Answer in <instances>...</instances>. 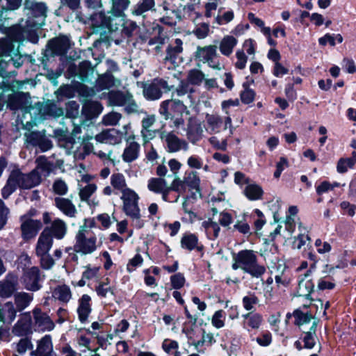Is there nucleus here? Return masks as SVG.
<instances>
[{
  "mask_svg": "<svg viewBox=\"0 0 356 356\" xmlns=\"http://www.w3.org/2000/svg\"><path fill=\"white\" fill-rule=\"evenodd\" d=\"M312 270H307L304 275L299 277L297 293L299 296L309 298L313 291L314 284L310 278Z\"/></svg>",
  "mask_w": 356,
  "mask_h": 356,
  "instance_id": "6ab92c4d",
  "label": "nucleus"
},
{
  "mask_svg": "<svg viewBox=\"0 0 356 356\" xmlns=\"http://www.w3.org/2000/svg\"><path fill=\"white\" fill-rule=\"evenodd\" d=\"M242 316L244 318L243 327L247 330H257L263 322V316L259 313L249 312Z\"/></svg>",
  "mask_w": 356,
  "mask_h": 356,
  "instance_id": "2f4dec72",
  "label": "nucleus"
},
{
  "mask_svg": "<svg viewBox=\"0 0 356 356\" xmlns=\"http://www.w3.org/2000/svg\"><path fill=\"white\" fill-rule=\"evenodd\" d=\"M113 4L112 12L117 15H122L123 11L126 10L129 5V0H111Z\"/></svg>",
  "mask_w": 356,
  "mask_h": 356,
  "instance_id": "6e6d98bb",
  "label": "nucleus"
},
{
  "mask_svg": "<svg viewBox=\"0 0 356 356\" xmlns=\"http://www.w3.org/2000/svg\"><path fill=\"white\" fill-rule=\"evenodd\" d=\"M170 89L167 81L155 79L152 82L144 84L143 95L148 100H156L161 97L163 91H169Z\"/></svg>",
  "mask_w": 356,
  "mask_h": 356,
  "instance_id": "9d476101",
  "label": "nucleus"
},
{
  "mask_svg": "<svg viewBox=\"0 0 356 356\" xmlns=\"http://www.w3.org/2000/svg\"><path fill=\"white\" fill-rule=\"evenodd\" d=\"M222 10L223 8H220L218 10V15L214 18V23L220 26L227 24L234 18V13L232 10H228L224 12Z\"/></svg>",
  "mask_w": 356,
  "mask_h": 356,
  "instance_id": "79ce46f5",
  "label": "nucleus"
},
{
  "mask_svg": "<svg viewBox=\"0 0 356 356\" xmlns=\"http://www.w3.org/2000/svg\"><path fill=\"white\" fill-rule=\"evenodd\" d=\"M12 174L19 182V187L22 188H31L38 186L40 181V175L35 174L33 170L28 174H24L19 170L12 171Z\"/></svg>",
  "mask_w": 356,
  "mask_h": 356,
  "instance_id": "ddd939ff",
  "label": "nucleus"
},
{
  "mask_svg": "<svg viewBox=\"0 0 356 356\" xmlns=\"http://www.w3.org/2000/svg\"><path fill=\"white\" fill-rule=\"evenodd\" d=\"M31 318L29 316L22 315L13 327L12 332L16 336L26 335L30 329Z\"/></svg>",
  "mask_w": 356,
  "mask_h": 356,
  "instance_id": "473e14b6",
  "label": "nucleus"
},
{
  "mask_svg": "<svg viewBox=\"0 0 356 356\" xmlns=\"http://www.w3.org/2000/svg\"><path fill=\"white\" fill-rule=\"evenodd\" d=\"M204 79V74L198 70H192L188 75V81L191 84L199 85Z\"/></svg>",
  "mask_w": 356,
  "mask_h": 356,
  "instance_id": "e2e57ef3",
  "label": "nucleus"
},
{
  "mask_svg": "<svg viewBox=\"0 0 356 356\" xmlns=\"http://www.w3.org/2000/svg\"><path fill=\"white\" fill-rule=\"evenodd\" d=\"M97 185L95 184H88L85 186H81L79 184V195L81 201L87 202L88 204H90L89 202L90 197L97 191Z\"/></svg>",
  "mask_w": 356,
  "mask_h": 356,
  "instance_id": "c03bdc74",
  "label": "nucleus"
},
{
  "mask_svg": "<svg viewBox=\"0 0 356 356\" xmlns=\"http://www.w3.org/2000/svg\"><path fill=\"white\" fill-rule=\"evenodd\" d=\"M24 9L28 18L25 24H20L21 33L14 38L18 41L22 38H27L33 43H36L38 38L35 34V30L44 24L46 18L47 6L41 2H35V0H25Z\"/></svg>",
  "mask_w": 356,
  "mask_h": 356,
  "instance_id": "f257e3e1",
  "label": "nucleus"
},
{
  "mask_svg": "<svg viewBox=\"0 0 356 356\" xmlns=\"http://www.w3.org/2000/svg\"><path fill=\"white\" fill-rule=\"evenodd\" d=\"M108 99L112 105L124 106L125 111L129 114L139 112V107L129 92H111L109 93Z\"/></svg>",
  "mask_w": 356,
  "mask_h": 356,
  "instance_id": "423d86ee",
  "label": "nucleus"
},
{
  "mask_svg": "<svg viewBox=\"0 0 356 356\" xmlns=\"http://www.w3.org/2000/svg\"><path fill=\"white\" fill-rule=\"evenodd\" d=\"M35 326L40 331H51L54 327V323L49 315L40 309L35 308L33 311Z\"/></svg>",
  "mask_w": 356,
  "mask_h": 356,
  "instance_id": "2eb2a0df",
  "label": "nucleus"
},
{
  "mask_svg": "<svg viewBox=\"0 0 356 356\" xmlns=\"http://www.w3.org/2000/svg\"><path fill=\"white\" fill-rule=\"evenodd\" d=\"M22 0H0V6L3 13V10H13L17 9L21 5Z\"/></svg>",
  "mask_w": 356,
  "mask_h": 356,
  "instance_id": "680f3d73",
  "label": "nucleus"
},
{
  "mask_svg": "<svg viewBox=\"0 0 356 356\" xmlns=\"http://www.w3.org/2000/svg\"><path fill=\"white\" fill-rule=\"evenodd\" d=\"M209 24L208 23L203 22L197 24L193 33L198 39H204L209 35Z\"/></svg>",
  "mask_w": 356,
  "mask_h": 356,
  "instance_id": "864d4df0",
  "label": "nucleus"
},
{
  "mask_svg": "<svg viewBox=\"0 0 356 356\" xmlns=\"http://www.w3.org/2000/svg\"><path fill=\"white\" fill-rule=\"evenodd\" d=\"M111 185L114 190L120 191L122 195L127 190H131L128 188L124 176L121 173H114L111 176Z\"/></svg>",
  "mask_w": 356,
  "mask_h": 356,
  "instance_id": "ea45409f",
  "label": "nucleus"
},
{
  "mask_svg": "<svg viewBox=\"0 0 356 356\" xmlns=\"http://www.w3.org/2000/svg\"><path fill=\"white\" fill-rule=\"evenodd\" d=\"M182 51L183 42L181 39L177 38L168 45L164 58L165 65L168 69L175 68L182 62Z\"/></svg>",
  "mask_w": 356,
  "mask_h": 356,
  "instance_id": "6e6552de",
  "label": "nucleus"
},
{
  "mask_svg": "<svg viewBox=\"0 0 356 356\" xmlns=\"http://www.w3.org/2000/svg\"><path fill=\"white\" fill-rule=\"evenodd\" d=\"M184 180L186 186L192 189L198 190L200 185V179L199 174L195 170L186 171Z\"/></svg>",
  "mask_w": 356,
  "mask_h": 356,
  "instance_id": "a19ab883",
  "label": "nucleus"
},
{
  "mask_svg": "<svg viewBox=\"0 0 356 356\" xmlns=\"http://www.w3.org/2000/svg\"><path fill=\"white\" fill-rule=\"evenodd\" d=\"M207 131L209 134L220 132L222 120L220 116L215 114H207Z\"/></svg>",
  "mask_w": 356,
  "mask_h": 356,
  "instance_id": "c9c22d12",
  "label": "nucleus"
},
{
  "mask_svg": "<svg viewBox=\"0 0 356 356\" xmlns=\"http://www.w3.org/2000/svg\"><path fill=\"white\" fill-rule=\"evenodd\" d=\"M21 222L22 236L26 241L34 238L42 227L40 220H33L28 215L22 216Z\"/></svg>",
  "mask_w": 356,
  "mask_h": 356,
  "instance_id": "f8f14e48",
  "label": "nucleus"
},
{
  "mask_svg": "<svg viewBox=\"0 0 356 356\" xmlns=\"http://www.w3.org/2000/svg\"><path fill=\"white\" fill-rule=\"evenodd\" d=\"M70 40L66 36H60L54 38L48 42V48L52 54L56 55H63L67 53L70 48Z\"/></svg>",
  "mask_w": 356,
  "mask_h": 356,
  "instance_id": "aec40b11",
  "label": "nucleus"
},
{
  "mask_svg": "<svg viewBox=\"0 0 356 356\" xmlns=\"http://www.w3.org/2000/svg\"><path fill=\"white\" fill-rule=\"evenodd\" d=\"M293 316L296 320V323L298 325L307 323L312 318L311 314H309L308 313H303L300 311H295L293 313Z\"/></svg>",
  "mask_w": 356,
  "mask_h": 356,
  "instance_id": "774afa93",
  "label": "nucleus"
},
{
  "mask_svg": "<svg viewBox=\"0 0 356 356\" xmlns=\"http://www.w3.org/2000/svg\"><path fill=\"white\" fill-rule=\"evenodd\" d=\"M122 15H117L115 13L111 12L109 16H106V31H115L118 29L119 26L122 25Z\"/></svg>",
  "mask_w": 356,
  "mask_h": 356,
  "instance_id": "37998d69",
  "label": "nucleus"
},
{
  "mask_svg": "<svg viewBox=\"0 0 356 356\" xmlns=\"http://www.w3.org/2000/svg\"><path fill=\"white\" fill-rule=\"evenodd\" d=\"M243 193L249 200L255 201L262 198L264 191L258 184H249L245 187Z\"/></svg>",
  "mask_w": 356,
  "mask_h": 356,
  "instance_id": "e433bc0d",
  "label": "nucleus"
},
{
  "mask_svg": "<svg viewBox=\"0 0 356 356\" xmlns=\"http://www.w3.org/2000/svg\"><path fill=\"white\" fill-rule=\"evenodd\" d=\"M91 298L87 295L84 294L79 300V306L77 308V313L79 319L81 323H86L91 312Z\"/></svg>",
  "mask_w": 356,
  "mask_h": 356,
  "instance_id": "5701e85b",
  "label": "nucleus"
},
{
  "mask_svg": "<svg viewBox=\"0 0 356 356\" xmlns=\"http://www.w3.org/2000/svg\"><path fill=\"white\" fill-rule=\"evenodd\" d=\"M200 229L210 240L217 238L220 231V227L218 224L210 218L202 222Z\"/></svg>",
  "mask_w": 356,
  "mask_h": 356,
  "instance_id": "7c9ffc66",
  "label": "nucleus"
},
{
  "mask_svg": "<svg viewBox=\"0 0 356 356\" xmlns=\"http://www.w3.org/2000/svg\"><path fill=\"white\" fill-rule=\"evenodd\" d=\"M181 248L188 251H202L203 245L199 242L197 236L191 232L184 233L180 241Z\"/></svg>",
  "mask_w": 356,
  "mask_h": 356,
  "instance_id": "412c9836",
  "label": "nucleus"
},
{
  "mask_svg": "<svg viewBox=\"0 0 356 356\" xmlns=\"http://www.w3.org/2000/svg\"><path fill=\"white\" fill-rule=\"evenodd\" d=\"M226 319L225 312L219 309L216 311L211 317V325L217 328L220 329L225 326Z\"/></svg>",
  "mask_w": 356,
  "mask_h": 356,
  "instance_id": "3c124183",
  "label": "nucleus"
},
{
  "mask_svg": "<svg viewBox=\"0 0 356 356\" xmlns=\"http://www.w3.org/2000/svg\"><path fill=\"white\" fill-rule=\"evenodd\" d=\"M239 104H240V102L238 99H230L228 100H225L222 102V104H221L222 109L225 112V113L227 115V116L225 118V129H226L227 128H229V129L232 128V118L229 116L230 111H231L230 109H231V107H236V106H239Z\"/></svg>",
  "mask_w": 356,
  "mask_h": 356,
  "instance_id": "58836bf2",
  "label": "nucleus"
},
{
  "mask_svg": "<svg viewBox=\"0 0 356 356\" xmlns=\"http://www.w3.org/2000/svg\"><path fill=\"white\" fill-rule=\"evenodd\" d=\"M163 350L168 354H172L173 356H181V353L178 350L179 343L177 341L170 339H165L162 343Z\"/></svg>",
  "mask_w": 356,
  "mask_h": 356,
  "instance_id": "de8ad7c7",
  "label": "nucleus"
},
{
  "mask_svg": "<svg viewBox=\"0 0 356 356\" xmlns=\"http://www.w3.org/2000/svg\"><path fill=\"white\" fill-rule=\"evenodd\" d=\"M52 298L60 302L67 303L72 298L70 288L65 284H60L51 289Z\"/></svg>",
  "mask_w": 356,
  "mask_h": 356,
  "instance_id": "c756f323",
  "label": "nucleus"
},
{
  "mask_svg": "<svg viewBox=\"0 0 356 356\" xmlns=\"http://www.w3.org/2000/svg\"><path fill=\"white\" fill-rule=\"evenodd\" d=\"M33 296L31 293L21 291L14 293V300L18 312L25 309L33 301Z\"/></svg>",
  "mask_w": 356,
  "mask_h": 356,
  "instance_id": "72a5a7b5",
  "label": "nucleus"
},
{
  "mask_svg": "<svg viewBox=\"0 0 356 356\" xmlns=\"http://www.w3.org/2000/svg\"><path fill=\"white\" fill-rule=\"evenodd\" d=\"M161 138L164 143L166 151L169 153H175L181 150L187 151L188 143L186 140L179 138L172 131H162Z\"/></svg>",
  "mask_w": 356,
  "mask_h": 356,
  "instance_id": "1a4fd4ad",
  "label": "nucleus"
},
{
  "mask_svg": "<svg viewBox=\"0 0 356 356\" xmlns=\"http://www.w3.org/2000/svg\"><path fill=\"white\" fill-rule=\"evenodd\" d=\"M36 167L33 170L35 174L40 175V181L42 177H47L49 175L51 170L52 165L44 156H40L36 159Z\"/></svg>",
  "mask_w": 356,
  "mask_h": 356,
  "instance_id": "f704fd0d",
  "label": "nucleus"
},
{
  "mask_svg": "<svg viewBox=\"0 0 356 356\" xmlns=\"http://www.w3.org/2000/svg\"><path fill=\"white\" fill-rule=\"evenodd\" d=\"M18 185L19 182H17L11 172L6 186L1 190L3 197L7 199L19 187Z\"/></svg>",
  "mask_w": 356,
  "mask_h": 356,
  "instance_id": "09e8293b",
  "label": "nucleus"
},
{
  "mask_svg": "<svg viewBox=\"0 0 356 356\" xmlns=\"http://www.w3.org/2000/svg\"><path fill=\"white\" fill-rule=\"evenodd\" d=\"M95 225L94 219H84L83 224L79 227L74 236L72 248L74 252L87 255L92 254L100 247L102 243L98 241L97 236L91 230Z\"/></svg>",
  "mask_w": 356,
  "mask_h": 356,
  "instance_id": "f03ea898",
  "label": "nucleus"
},
{
  "mask_svg": "<svg viewBox=\"0 0 356 356\" xmlns=\"http://www.w3.org/2000/svg\"><path fill=\"white\" fill-rule=\"evenodd\" d=\"M195 58L200 62L207 63L210 67L214 70H220L222 68L218 60L217 47L215 45L197 47Z\"/></svg>",
  "mask_w": 356,
  "mask_h": 356,
  "instance_id": "0eeeda50",
  "label": "nucleus"
},
{
  "mask_svg": "<svg viewBox=\"0 0 356 356\" xmlns=\"http://www.w3.org/2000/svg\"><path fill=\"white\" fill-rule=\"evenodd\" d=\"M53 244V238L49 236L47 229H44L40 234L35 248L37 255H44L49 253Z\"/></svg>",
  "mask_w": 356,
  "mask_h": 356,
  "instance_id": "4be33fe9",
  "label": "nucleus"
},
{
  "mask_svg": "<svg viewBox=\"0 0 356 356\" xmlns=\"http://www.w3.org/2000/svg\"><path fill=\"white\" fill-rule=\"evenodd\" d=\"M167 183L166 180L161 177H152L148 180L147 188L155 193L159 194Z\"/></svg>",
  "mask_w": 356,
  "mask_h": 356,
  "instance_id": "8fccbe9b",
  "label": "nucleus"
},
{
  "mask_svg": "<svg viewBox=\"0 0 356 356\" xmlns=\"http://www.w3.org/2000/svg\"><path fill=\"white\" fill-rule=\"evenodd\" d=\"M233 270L241 269L252 277L259 278L266 272L264 266L257 261V256L252 250H243L233 255Z\"/></svg>",
  "mask_w": 356,
  "mask_h": 356,
  "instance_id": "7ed1b4c3",
  "label": "nucleus"
},
{
  "mask_svg": "<svg viewBox=\"0 0 356 356\" xmlns=\"http://www.w3.org/2000/svg\"><path fill=\"white\" fill-rule=\"evenodd\" d=\"M259 298L254 293H248L242 299V304L243 308L246 311H252L254 309V306L258 304Z\"/></svg>",
  "mask_w": 356,
  "mask_h": 356,
  "instance_id": "603ef678",
  "label": "nucleus"
},
{
  "mask_svg": "<svg viewBox=\"0 0 356 356\" xmlns=\"http://www.w3.org/2000/svg\"><path fill=\"white\" fill-rule=\"evenodd\" d=\"M159 113L167 120L170 115L175 114L177 116H182L184 113L188 115L187 107L179 100H165L160 106Z\"/></svg>",
  "mask_w": 356,
  "mask_h": 356,
  "instance_id": "9b49d317",
  "label": "nucleus"
},
{
  "mask_svg": "<svg viewBox=\"0 0 356 356\" xmlns=\"http://www.w3.org/2000/svg\"><path fill=\"white\" fill-rule=\"evenodd\" d=\"M188 168L194 170H200L203 167V159L198 155L192 154L187 159Z\"/></svg>",
  "mask_w": 356,
  "mask_h": 356,
  "instance_id": "052dcab7",
  "label": "nucleus"
},
{
  "mask_svg": "<svg viewBox=\"0 0 356 356\" xmlns=\"http://www.w3.org/2000/svg\"><path fill=\"white\" fill-rule=\"evenodd\" d=\"M95 138L99 143L115 145L122 143L124 134L116 129H108L97 134Z\"/></svg>",
  "mask_w": 356,
  "mask_h": 356,
  "instance_id": "4468645a",
  "label": "nucleus"
},
{
  "mask_svg": "<svg viewBox=\"0 0 356 356\" xmlns=\"http://www.w3.org/2000/svg\"><path fill=\"white\" fill-rule=\"evenodd\" d=\"M122 118V115L117 112H111L103 117L102 122L107 126L116 125Z\"/></svg>",
  "mask_w": 356,
  "mask_h": 356,
  "instance_id": "bf43d9fd",
  "label": "nucleus"
},
{
  "mask_svg": "<svg viewBox=\"0 0 356 356\" xmlns=\"http://www.w3.org/2000/svg\"><path fill=\"white\" fill-rule=\"evenodd\" d=\"M238 44V40L233 35H225L220 42L219 50L225 56H229Z\"/></svg>",
  "mask_w": 356,
  "mask_h": 356,
  "instance_id": "cd10ccee",
  "label": "nucleus"
},
{
  "mask_svg": "<svg viewBox=\"0 0 356 356\" xmlns=\"http://www.w3.org/2000/svg\"><path fill=\"white\" fill-rule=\"evenodd\" d=\"M56 207L65 216L73 218L77 211L71 200L63 197H56L54 200Z\"/></svg>",
  "mask_w": 356,
  "mask_h": 356,
  "instance_id": "a878e982",
  "label": "nucleus"
},
{
  "mask_svg": "<svg viewBox=\"0 0 356 356\" xmlns=\"http://www.w3.org/2000/svg\"><path fill=\"white\" fill-rule=\"evenodd\" d=\"M140 146L135 141L127 143L122 155V160L131 163L136 160L140 154Z\"/></svg>",
  "mask_w": 356,
  "mask_h": 356,
  "instance_id": "bb28decb",
  "label": "nucleus"
},
{
  "mask_svg": "<svg viewBox=\"0 0 356 356\" xmlns=\"http://www.w3.org/2000/svg\"><path fill=\"white\" fill-rule=\"evenodd\" d=\"M120 199L122 201V210L124 213L136 221V226L138 228L142 227L143 222L140 220L138 195L133 189L127 190L121 195Z\"/></svg>",
  "mask_w": 356,
  "mask_h": 356,
  "instance_id": "20e7f679",
  "label": "nucleus"
},
{
  "mask_svg": "<svg viewBox=\"0 0 356 356\" xmlns=\"http://www.w3.org/2000/svg\"><path fill=\"white\" fill-rule=\"evenodd\" d=\"M353 163L349 158H341L337 165V170L339 173H345L349 168H353Z\"/></svg>",
  "mask_w": 356,
  "mask_h": 356,
  "instance_id": "338daca9",
  "label": "nucleus"
},
{
  "mask_svg": "<svg viewBox=\"0 0 356 356\" xmlns=\"http://www.w3.org/2000/svg\"><path fill=\"white\" fill-rule=\"evenodd\" d=\"M154 6V0H140L136 5L132 13L136 15H140L147 11L152 10Z\"/></svg>",
  "mask_w": 356,
  "mask_h": 356,
  "instance_id": "49530a36",
  "label": "nucleus"
},
{
  "mask_svg": "<svg viewBox=\"0 0 356 356\" xmlns=\"http://www.w3.org/2000/svg\"><path fill=\"white\" fill-rule=\"evenodd\" d=\"M31 356H56L53 351L51 337L47 334L38 341L35 350L31 353Z\"/></svg>",
  "mask_w": 356,
  "mask_h": 356,
  "instance_id": "f3484780",
  "label": "nucleus"
},
{
  "mask_svg": "<svg viewBox=\"0 0 356 356\" xmlns=\"http://www.w3.org/2000/svg\"><path fill=\"white\" fill-rule=\"evenodd\" d=\"M92 138V136H83L82 143V150L83 152H77L75 154V157L78 159H84L87 155L90 153L94 154V145L90 143V140Z\"/></svg>",
  "mask_w": 356,
  "mask_h": 356,
  "instance_id": "a18cd8bd",
  "label": "nucleus"
},
{
  "mask_svg": "<svg viewBox=\"0 0 356 356\" xmlns=\"http://www.w3.org/2000/svg\"><path fill=\"white\" fill-rule=\"evenodd\" d=\"M77 343L80 347L81 356L86 354L87 351H90L92 350L91 347V341L86 336L80 335L77 338Z\"/></svg>",
  "mask_w": 356,
  "mask_h": 356,
  "instance_id": "4d7b16f0",
  "label": "nucleus"
},
{
  "mask_svg": "<svg viewBox=\"0 0 356 356\" xmlns=\"http://www.w3.org/2000/svg\"><path fill=\"white\" fill-rule=\"evenodd\" d=\"M44 229L48 230L49 236H51L52 238L54 237L60 240L65 236L67 228L66 223L63 220L56 218L52 221L49 227H47Z\"/></svg>",
  "mask_w": 356,
  "mask_h": 356,
  "instance_id": "393cba45",
  "label": "nucleus"
},
{
  "mask_svg": "<svg viewBox=\"0 0 356 356\" xmlns=\"http://www.w3.org/2000/svg\"><path fill=\"white\" fill-rule=\"evenodd\" d=\"M88 23L93 28V32H106V16L102 10L91 14Z\"/></svg>",
  "mask_w": 356,
  "mask_h": 356,
  "instance_id": "b1692460",
  "label": "nucleus"
},
{
  "mask_svg": "<svg viewBox=\"0 0 356 356\" xmlns=\"http://www.w3.org/2000/svg\"><path fill=\"white\" fill-rule=\"evenodd\" d=\"M243 90L241 92L240 95L242 102L245 104L252 103L255 97L254 91L248 88L246 83H243Z\"/></svg>",
  "mask_w": 356,
  "mask_h": 356,
  "instance_id": "5fc2aeb1",
  "label": "nucleus"
},
{
  "mask_svg": "<svg viewBox=\"0 0 356 356\" xmlns=\"http://www.w3.org/2000/svg\"><path fill=\"white\" fill-rule=\"evenodd\" d=\"M18 277L12 273L7 274L5 279L0 283V296L8 298L17 290Z\"/></svg>",
  "mask_w": 356,
  "mask_h": 356,
  "instance_id": "dca6fc26",
  "label": "nucleus"
},
{
  "mask_svg": "<svg viewBox=\"0 0 356 356\" xmlns=\"http://www.w3.org/2000/svg\"><path fill=\"white\" fill-rule=\"evenodd\" d=\"M315 331H316V324L314 323L310 329V331L307 332L303 338L305 347L306 348L311 349L314 346L315 343H316Z\"/></svg>",
  "mask_w": 356,
  "mask_h": 356,
  "instance_id": "13d9d810",
  "label": "nucleus"
},
{
  "mask_svg": "<svg viewBox=\"0 0 356 356\" xmlns=\"http://www.w3.org/2000/svg\"><path fill=\"white\" fill-rule=\"evenodd\" d=\"M17 312L12 302L0 305V321L11 323L16 317Z\"/></svg>",
  "mask_w": 356,
  "mask_h": 356,
  "instance_id": "c85d7f7f",
  "label": "nucleus"
},
{
  "mask_svg": "<svg viewBox=\"0 0 356 356\" xmlns=\"http://www.w3.org/2000/svg\"><path fill=\"white\" fill-rule=\"evenodd\" d=\"M203 129L201 122L195 118H190L188 120L186 136L188 139L193 144L196 143L202 136Z\"/></svg>",
  "mask_w": 356,
  "mask_h": 356,
  "instance_id": "a211bd4d",
  "label": "nucleus"
},
{
  "mask_svg": "<svg viewBox=\"0 0 356 356\" xmlns=\"http://www.w3.org/2000/svg\"><path fill=\"white\" fill-rule=\"evenodd\" d=\"M171 188L173 191L177 192L179 194H182L186 192V184L184 180H181L179 177H176L172 181Z\"/></svg>",
  "mask_w": 356,
  "mask_h": 356,
  "instance_id": "0e129e2a",
  "label": "nucleus"
},
{
  "mask_svg": "<svg viewBox=\"0 0 356 356\" xmlns=\"http://www.w3.org/2000/svg\"><path fill=\"white\" fill-rule=\"evenodd\" d=\"M299 234L297 237H295L293 241V248L300 250L309 242L310 237L308 236V229L307 227L302 226L301 222H298Z\"/></svg>",
  "mask_w": 356,
  "mask_h": 356,
  "instance_id": "4c0bfd02",
  "label": "nucleus"
},
{
  "mask_svg": "<svg viewBox=\"0 0 356 356\" xmlns=\"http://www.w3.org/2000/svg\"><path fill=\"white\" fill-rule=\"evenodd\" d=\"M40 270L38 267L33 266L24 270L20 278L23 287L29 291H38L42 288L44 280Z\"/></svg>",
  "mask_w": 356,
  "mask_h": 356,
  "instance_id": "39448f33",
  "label": "nucleus"
},
{
  "mask_svg": "<svg viewBox=\"0 0 356 356\" xmlns=\"http://www.w3.org/2000/svg\"><path fill=\"white\" fill-rule=\"evenodd\" d=\"M143 259L140 254H136L132 259L129 260L127 265V270L129 272L134 271L138 267L142 266Z\"/></svg>",
  "mask_w": 356,
  "mask_h": 356,
  "instance_id": "69168bd1",
  "label": "nucleus"
}]
</instances>
